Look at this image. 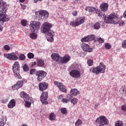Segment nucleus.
<instances>
[{"mask_svg":"<svg viewBox=\"0 0 126 126\" xmlns=\"http://www.w3.org/2000/svg\"><path fill=\"white\" fill-rule=\"evenodd\" d=\"M53 27V25L49 22H45L42 24V27L41 28V31L42 33L46 34L48 36L47 37L48 42H54V36H55V32L51 29Z\"/></svg>","mask_w":126,"mask_h":126,"instance_id":"obj_1","label":"nucleus"},{"mask_svg":"<svg viewBox=\"0 0 126 126\" xmlns=\"http://www.w3.org/2000/svg\"><path fill=\"white\" fill-rule=\"evenodd\" d=\"M0 23L7 22L9 21V16L5 15L7 10L6 2L2 0H0Z\"/></svg>","mask_w":126,"mask_h":126,"instance_id":"obj_2","label":"nucleus"},{"mask_svg":"<svg viewBox=\"0 0 126 126\" xmlns=\"http://www.w3.org/2000/svg\"><path fill=\"white\" fill-rule=\"evenodd\" d=\"M118 19V14L114 13L110 14L108 17H105L104 19V21L106 23H110L111 24H119L120 26L124 25V22L122 20H119L117 22L116 21Z\"/></svg>","mask_w":126,"mask_h":126,"instance_id":"obj_3","label":"nucleus"},{"mask_svg":"<svg viewBox=\"0 0 126 126\" xmlns=\"http://www.w3.org/2000/svg\"><path fill=\"white\" fill-rule=\"evenodd\" d=\"M90 72L99 74V73H105L106 71V65L103 63H100L96 67H92L90 69Z\"/></svg>","mask_w":126,"mask_h":126,"instance_id":"obj_4","label":"nucleus"},{"mask_svg":"<svg viewBox=\"0 0 126 126\" xmlns=\"http://www.w3.org/2000/svg\"><path fill=\"white\" fill-rule=\"evenodd\" d=\"M85 10H86V11H88L89 12H94V13H96L99 17L103 18V19H104L105 17H106V15L104 14V13H103L100 10L96 9L95 7H86L85 8Z\"/></svg>","mask_w":126,"mask_h":126,"instance_id":"obj_5","label":"nucleus"},{"mask_svg":"<svg viewBox=\"0 0 126 126\" xmlns=\"http://www.w3.org/2000/svg\"><path fill=\"white\" fill-rule=\"evenodd\" d=\"M12 70L14 75L18 79H21L22 77L20 76V65L18 62H15L12 66Z\"/></svg>","mask_w":126,"mask_h":126,"instance_id":"obj_6","label":"nucleus"},{"mask_svg":"<svg viewBox=\"0 0 126 126\" xmlns=\"http://www.w3.org/2000/svg\"><path fill=\"white\" fill-rule=\"evenodd\" d=\"M95 123L99 126H104L105 125L108 126L109 122V120L105 116H100L95 120Z\"/></svg>","mask_w":126,"mask_h":126,"instance_id":"obj_7","label":"nucleus"},{"mask_svg":"<svg viewBox=\"0 0 126 126\" xmlns=\"http://www.w3.org/2000/svg\"><path fill=\"white\" fill-rule=\"evenodd\" d=\"M35 16L39 19H45L49 17V12L44 10L36 11Z\"/></svg>","mask_w":126,"mask_h":126,"instance_id":"obj_8","label":"nucleus"},{"mask_svg":"<svg viewBox=\"0 0 126 126\" xmlns=\"http://www.w3.org/2000/svg\"><path fill=\"white\" fill-rule=\"evenodd\" d=\"M41 23L40 22L33 21L30 25V28L32 32L37 33V31L40 29Z\"/></svg>","mask_w":126,"mask_h":126,"instance_id":"obj_9","label":"nucleus"},{"mask_svg":"<svg viewBox=\"0 0 126 126\" xmlns=\"http://www.w3.org/2000/svg\"><path fill=\"white\" fill-rule=\"evenodd\" d=\"M85 20V18L84 17H83L82 18H78L75 20L74 21H71L70 25L72 26V27H76L79 26V25H81V24H83Z\"/></svg>","mask_w":126,"mask_h":126,"instance_id":"obj_10","label":"nucleus"},{"mask_svg":"<svg viewBox=\"0 0 126 126\" xmlns=\"http://www.w3.org/2000/svg\"><path fill=\"white\" fill-rule=\"evenodd\" d=\"M35 75L37 77V81H42L46 77L47 72L45 71L39 70L35 73Z\"/></svg>","mask_w":126,"mask_h":126,"instance_id":"obj_11","label":"nucleus"},{"mask_svg":"<svg viewBox=\"0 0 126 126\" xmlns=\"http://www.w3.org/2000/svg\"><path fill=\"white\" fill-rule=\"evenodd\" d=\"M4 56L10 61H17L18 60V57L16 56V54L15 53L4 54Z\"/></svg>","mask_w":126,"mask_h":126,"instance_id":"obj_12","label":"nucleus"},{"mask_svg":"<svg viewBox=\"0 0 126 126\" xmlns=\"http://www.w3.org/2000/svg\"><path fill=\"white\" fill-rule=\"evenodd\" d=\"M47 99H48V93H42L40 96V101L42 102L43 105H48L49 104V102L47 101Z\"/></svg>","mask_w":126,"mask_h":126,"instance_id":"obj_13","label":"nucleus"},{"mask_svg":"<svg viewBox=\"0 0 126 126\" xmlns=\"http://www.w3.org/2000/svg\"><path fill=\"white\" fill-rule=\"evenodd\" d=\"M69 74L73 78H79L80 77V72L78 70H72L70 71Z\"/></svg>","mask_w":126,"mask_h":126,"instance_id":"obj_14","label":"nucleus"},{"mask_svg":"<svg viewBox=\"0 0 126 126\" xmlns=\"http://www.w3.org/2000/svg\"><path fill=\"white\" fill-rule=\"evenodd\" d=\"M93 40H95V35H91L86 36L84 37L81 39V42H89L90 41H93Z\"/></svg>","mask_w":126,"mask_h":126,"instance_id":"obj_15","label":"nucleus"},{"mask_svg":"<svg viewBox=\"0 0 126 126\" xmlns=\"http://www.w3.org/2000/svg\"><path fill=\"white\" fill-rule=\"evenodd\" d=\"M81 48L85 52H88V53H91L92 52V48L89 46V45L84 43L81 44Z\"/></svg>","mask_w":126,"mask_h":126,"instance_id":"obj_16","label":"nucleus"},{"mask_svg":"<svg viewBox=\"0 0 126 126\" xmlns=\"http://www.w3.org/2000/svg\"><path fill=\"white\" fill-rule=\"evenodd\" d=\"M49 86V84L46 82H41L39 84V88L40 91L43 92L46 90L48 88V86Z\"/></svg>","mask_w":126,"mask_h":126,"instance_id":"obj_17","label":"nucleus"},{"mask_svg":"<svg viewBox=\"0 0 126 126\" xmlns=\"http://www.w3.org/2000/svg\"><path fill=\"white\" fill-rule=\"evenodd\" d=\"M70 59H71V58L69 55H65L63 58L61 57L60 63L64 64L67 63L70 61Z\"/></svg>","mask_w":126,"mask_h":126,"instance_id":"obj_18","label":"nucleus"},{"mask_svg":"<svg viewBox=\"0 0 126 126\" xmlns=\"http://www.w3.org/2000/svg\"><path fill=\"white\" fill-rule=\"evenodd\" d=\"M51 58L52 60L55 61V62H59V63H61L62 57L60 56L59 54L56 53L52 54Z\"/></svg>","mask_w":126,"mask_h":126,"instance_id":"obj_19","label":"nucleus"},{"mask_svg":"<svg viewBox=\"0 0 126 126\" xmlns=\"http://www.w3.org/2000/svg\"><path fill=\"white\" fill-rule=\"evenodd\" d=\"M108 5H109L107 3H102L100 6V9L102 10L101 11L104 13V12L107 11Z\"/></svg>","mask_w":126,"mask_h":126,"instance_id":"obj_20","label":"nucleus"},{"mask_svg":"<svg viewBox=\"0 0 126 126\" xmlns=\"http://www.w3.org/2000/svg\"><path fill=\"white\" fill-rule=\"evenodd\" d=\"M20 96L24 99V101H29V95L24 92H21Z\"/></svg>","mask_w":126,"mask_h":126,"instance_id":"obj_21","label":"nucleus"},{"mask_svg":"<svg viewBox=\"0 0 126 126\" xmlns=\"http://www.w3.org/2000/svg\"><path fill=\"white\" fill-rule=\"evenodd\" d=\"M15 105H16V102H15V100L14 99H11L8 104V108L9 109H13L15 107Z\"/></svg>","mask_w":126,"mask_h":126,"instance_id":"obj_22","label":"nucleus"},{"mask_svg":"<svg viewBox=\"0 0 126 126\" xmlns=\"http://www.w3.org/2000/svg\"><path fill=\"white\" fill-rule=\"evenodd\" d=\"M70 93L73 96H76L79 94V91L76 89H73L71 90Z\"/></svg>","mask_w":126,"mask_h":126,"instance_id":"obj_23","label":"nucleus"},{"mask_svg":"<svg viewBox=\"0 0 126 126\" xmlns=\"http://www.w3.org/2000/svg\"><path fill=\"white\" fill-rule=\"evenodd\" d=\"M37 64L38 66H40V67H43L44 65H45V62L41 59H39L37 61Z\"/></svg>","mask_w":126,"mask_h":126,"instance_id":"obj_24","label":"nucleus"},{"mask_svg":"<svg viewBox=\"0 0 126 126\" xmlns=\"http://www.w3.org/2000/svg\"><path fill=\"white\" fill-rule=\"evenodd\" d=\"M59 89L62 92H63L64 93H66V92H67L66 89L65 88V86H64V85H63V83H62L60 85V86L59 87Z\"/></svg>","mask_w":126,"mask_h":126,"instance_id":"obj_25","label":"nucleus"},{"mask_svg":"<svg viewBox=\"0 0 126 126\" xmlns=\"http://www.w3.org/2000/svg\"><path fill=\"white\" fill-rule=\"evenodd\" d=\"M6 123V116H4L0 122V126H4Z\"/></svg>","mask_w":126,"mask_h":126,"instance_id":"obj_26","label":"nucleus"},{"mask_svg":"<svg viewBox=\"0 0 126 126\" xmlns=\"http://www.w3.org/2000/svg\"><path fill=\"white\" fill-rule=\"evenodd\" d=\"M94 28L95 29V30L100 29V23H99V22L95 23L94 25Z\"/></svg>","mask_w":126,"mask_h":126,"instance_id":"obj_27","label":"nucleus"},{"mask_svg":"<svg viewBox=\"0 0 126 126\" xmlns=\"http://www.w3.org/2000/svg\"><path fill=\"white\" fill-rule=\"evenodd\" d=\"M49 120L50 121H55L56 120V115L55 113H51L49 115Z\"/></svg>","mask_w":126,"mask_h":126,"instance_id":"obj_28","label":"nucleus"},{"mask_svg":"<svg viewBox=\"0 0 126 126\" xmlns=\"http://www.w3.org/2000/svg\"><path fill=\"white\" fill-rule=\"evenodd\" d=\"M24 71H29V66L27 64H25L23 66Z\"/></svg>","mask_w":126,"mask_h":126,"instance_id":"obj_29","label":"nucleus"},{"mask_svg":"<svg viewBox=\"0 0 126 126\" xmlns=\"http://www.w3.org/2000/svg\"><path fill=\"white\" fill-rule=\"evenodd\" d=\"M71 102V104H73V105H75L77 103V102H78V99L77 98H73L70 101Z\"/></svg>","mask_w":126,"mask_h":126,"instance_id":"obj_30","label":"nucleus"},{"mask_svg":"<svg viewBox=\"0 0 126 126\" xmlns=\"http://www.w3.org/2000/svg\"><path fill=\"white\" fill-rule=\"evenodd\" d=\"M115 126H124V123L121 121H118L115 123Z\"/></svg>","mask_w":126,"mask_h":126,"instance_id":"obj_31","label":"nucleus"},{"mask_svg":"<svg viewBox=\"0 0 126 126\" xmlns=\"http://www.w3.org/2000/svg\"><path fill=\"white\" fill-rule=\"evenodd\" d=\"M67 99H68V101H70L72 99H73V95L71 94H67L66 95Z\"/></svg>","mask_w":126,"mask_h":126,"instance_id":"obj_32","label":"nucleus"},{"mask_svg":"<svg viewBox=\"0 0 126 126\" xmlns=\"http://www.w3.org/2000/svg\"><path fill=\"white\" fill-rule=\"evenodd\" d=\"M26 57L25 55L23 54H21L19 57V59L20 60V61H25V59H26Z\"/></svg>","mask_w":126,"mask_h":126,"instance_id":"obj_33","label":"nucleus"},{"mask_svg":"<svg viewBox=\"0 0 126 126\" xmlns=\"http://www.w3.org/2000/svg\"><path fill=\"white\" fill-rule=\"evenodd\" d=\"M30 37L31 39H36L37 38V34L34 33H31L30 34Z\"/></svg>","mask_w":126,"mask_h":126,"instance_id":"obj_34","label":"nucleus"},{"mask_svg":"<svg viewBox=\"0 0 126 126\" xmlns=\"http://www.w3.org/2000/svg\"><path fill=\"white\" fill-rule=\"evenodd\" d=\"M61 112L62 114H63V115H65L66 113H67V110L65 108H62L61 109Z\"/></svg>","mask_w":126,"mask_h":126,"instance_id":"obj_35","label":"nucleus"},{"mask_svg":"<svg viewBox=\"0 0 126 126\" xmlns=\"http://www.w3.org/2000/svg\"><path fill=\"white\" fill-rule=\"evenodd\" d=\"M16 84L18 87L20 88L23 86V82L22 81H19L17 82Z\"/></svg>","mask_w":126,"mask_h":126,"instance_id":"obj_36","label":"nucleus"},{"mask_svg":"<svg viewBox=\"0 0 126 126\" xmlns=\"http://www.w3.org/2000/svg\"><path fill=\"white\" fill-rule=\"evenodd\" d=\"M81 125H82V121L79 119L75 123L76 126H81Z\"/></svg>","mask_w":126,"mask_h":126,"instance_id":"obj_37","label":"nucleus"},{"mask_svg":"<svg viewBox=\"0 0 126 126\" xmlns=\"http://www.w3.org/2000/svg\"><path fill=\"white\" fill-rule=\"evenodd\" d=\"M25 106L27 108H30L31 107V102L29 101H25Z\"/></svg>","mask_w":126,"mask_h":126,"instance_id":"obj_38","label":"nucleus"},{"mask_svg":"<svg viewBox=\"0 0 126 126\" xmlns=\"http://www.w3.org/2000/svg\"><path fill=\"white\" fill-rule=\"evenodd\" d=\"M20 88L16 84L14 85L13 86H12V89L13 90H18Z\"/></svg>","mask_w":126,"mask_h":126,"instance_id":"obj_39","label":"nucleus"},{"mask_svg":"<svg viewBox=\"0 0 126 126\" xmlns=\"http://www.w3.org/2000/svg\"><path fill=\"white\" fill-rule=\"evenodd\" d=\"M105 47L107 49V50H110V49L112 48V45H111V44L107 43L105 45Z\"/></svg>","mask_w":126,"mask_h":126,"instance_id":"obj_40","label":"nucleus"},{"mask_svg":"<svg viewBox=\"0 0 126 126\" xmlns=\"http://www.w3.org/2000/svg\"><path fill=\"white\" fill-rule=\"evenodd\" d=\"M28 58L30 59H33L34 58V55L32 53L30 52L28 54Z\"/></svg>","mask_w":126,"mask_h":126,"instance_id":"obj_41","label":"nucleus"},{"mask_svg":"<svg viewBox=\"0 0 126 126\" xmlns=\"http://www.w3.org/2000/svg\"><path fill=\"white\" fill-rule=\"evenodd\" d=\"M87 63L89 66H91L92 65H93V60H88Z\"/></svg>","mask_w":126,"mask_h":126,"instance_id":"obj_42","label":"nucleus"},{"mask_svg":"<svg viewBox=\"0 0 126 126\" xmlns=\"http://www.w3.org/2000/svg\"><path fill=\"white\" fill-rule=\"evenodd\" d=\"M3 49H5V51H9V50H10V46L8 45H4Z\"/></svg>","mask_w":126,"mask_h":126,"instance_id":"obj_43","label":"nucleus"},{"mask_svg":"<svg viewBox=\"0 0 126 126\" xmlns=\"http://www.w3.org/2000/svg\"><path fill=\"white\" fill-rule=\"evenodd\" d=\"M62 84V83H59V82H58L57 81H54L55 85L57 86V87H58V88H60V87L61 86Z\"/></svg>","mask_w":126,"mask_h":126,"instance_id":"obj_44","label":"nucleus"},{"mask_svg":"<svg viewBox=\"0 0 126 126\" xmlns=\"http://www.w3.org/2000/svg\"><path fill=\"white\" fill-rule=\"evenodd\" d=\"M97 41L100 44H102V43H103L104 42H105V40L104 39V38H102L101 37H99L98 38H97Z\"/></svg>","mask_w":126,"mask_h":126,"instance_id":"obj_45","label":"nucleus"},{"mask_svg":"<svg viewBox=\"0 0 126 126\" xmlns=\"http://www.w3.org/2000/svg\"><path fill=\"white\" fill-rule=\"evenodd\" d=\"M21 25L22 26H26L27 25V22L25 20H23L21 21Z\"/></svg>","mask_w":126,"mask_h":126,"instance_id":"obj_46","label":"nucleus"},{"mask_svg":"<svg viewBox=\"0 0 126 126\" xmlns=\"http://www.w3.org/2000/svg\"><path fill=\"white\" fill-rule=\"evenodd\" d=\"M7 102H8V98H4L1 100V103H2L3 104H5Z\"/></svg>","mask_w":126,"mask_h":126,"instance_id":"obj_47","label":"nucleus"},{"mask_svg":"<svg viewBox=\"0 0 126 126\" xmlns=\"http://www.w3.org/2000/svg\"><path fill=\"white\" fill-rule=\"evenodd\" d=\"M121 109L124 112H126V105L124 104L121 106Z\"/></svg>","mask_w":126,"mask_h":126,"instance_id":"obj_48","label":"nucleus"},{"mask_svg":"<svg viewBox=\"0 0 126 126\" xmlns=\"http://www.w3.org/2000/svg\"><path fill=\"white\" fill-rule=\"evenodd\" d=\"M122 47L124 49H126V40L122 42Z\"/></svg>","mask_w":126,"mask_h":126,"instance_id":"obj_49","label":"nucleus"},{"mask_svg":"<svg viewBox=\"0 0 126 126\" xmlns=\"http://www.w3.org/2000/svg\"><path fill=\"white\" fill-rule=\"evenodd\" d=\"M35 71H36V69H31L30 70V74H32H32H34Z\"/></svg>","mask_w":126,"mask_h":126,"instance_id":"obj_50","label":"nucleus"},{"mask_svg":"<svg viewBox=\"0 0 126 126\" xmlns=\"http://www.w3.org/2000/svg\"><path fill=\"white\" fill-rule=\"evenodd\" d=\"M62 102H63V103H66L68 102V99L67 98H62Z\"/></svg>","mask_w":126,"mask_h":126,"instance_id":"obj_51","label":"nucleus"},{"mask_svg":"<svg viewBox=\"0 0 126 126\" xmlns=\"http://www.w3.org/2000/svg\"><path fill=\"white\" fill-rule=\"evenodd\" d=\"M29 102H30V103H34V100H33V98L29 97Z\"/></svg>","mask_w":126,"mask_h":126,"instance_id":"obj_52","label":"nucleus"},{"mask_svg":"<svg viewBox=\"0 0 126 126\" xmlns=\"http://www.w3.org/2000/svg\"><path fill=\"white\" fill-rule=\"evenodd\" d=\"M72 15H73V16H76V15H77V11H74L73 12Z\"/></svg>","mask_w":126,"mask_h":126,"instance_id":"obj_53","label":"nucleus"},{"mask_svg":"<svg viewBox=\"0 0 126 126\" xmlns=\"http://www.w3.org/2000/svg\"><path fill=\"white\" fill-rule=\"evenodd\" d=\"M123 92H125L126 93V86L123 87Z\"/></svg>","mask_w":126,"mask_h":126,"instance_id":"obj_54","label":"nucleus"},{"mask_svg":"<svg viewBox=\"0 0 126 126\" xmlns=\"http://www.w3.org/2000/svg\"><path fill=\"white\" fill-rule=\"evenodd\" d=\"M21 5L23 9H25V8H26V6L22 4V3H21Z\"/></svg>","mask_w":126,"mask_h":126,"instance_id":"obj_55","label":"nucleus"},{"mask_svg":"<svg viewBox=\"0 0 126 126\" xmlns=\"http://www.w3.org/2000/svg\"><path fill=\"white\" fill-rule=\"evenodd\" d=\"M81 67V66L80 65V64H77L76 68H77V69H80V67Z\"/></svg>","mask_w":126,"mask_h":126,"instance_id":"obj_56","label":"nucleus"},{"mask_svg":"<svg viewBox=\"0 0 126 126\" xmlns=\"http://www.w3.org/2000/svg\"><path fill=\"white\" fill-rule=\"evenodd\" d=\"M99 106H100V103H96L94 105V109H96V107H99Z\"/></svg>","mask_w":126,"mask_h":126,"instance_id":"obj_57","label":"nucleus"},{"mask_svg":"<svg viewBox=\"0 0 126 126\" xmlns=\"http://www.w3.org/2000/svg\"><path fill=\"white\" fill-rule=\"evenodd\" d=\"M42 0H33V2L34 3H37V2H38V1H42Z\"/></svg>","mask_w":126,"mask_h":126,"instance_id":"obj_58","label":"nucleus"},{"mask_svg":"<svg viewBox=\"0 0 126 126\" xmlns=\"http://www.w3.org/2000/svg\"><path fill=\"white\" fill-rule=\"evenodd\" d=\"M2 26H1V25H0V31H2Z\"/></svg>","mask_w":126,"mask_h":126,"instance_id":"obj_59","label":"nucleus"},{"mask_svg":"<svg viewBox=\"0 0 126 126\" xmlns=\"http://www.w3.org/2000/svg\"><path fill=\"white\" fill-rule=\"evenodd\" d=\"M21 126H28L26 124H23L21 125Z\"/></svg>","mask_w":126,"mask_h":126,"instance_id":"obj_60","label":"nucleus"},{"mask_svg":"<svg viewBox=\"0 0 126 126\" xmlns=\"http://www.w3.org/2000/svg\"><path fill=\"white\" fill-rule=\"evenodd\" d=\"M32 65H36V62H33V63H32Z\"/></svg>","mask_w":126,"mask_h":126,"instance_id":"obj_61","label":"nucleus"},{"mask_svg":"<svg viewBox=\"0 0 126 126\" xmlns=\"http://www.w3.org/2000/svg\"><path fill=\"white\" fill-rule=\"evenodd\" d=\"M76 1L78 3H80V1H81V0H76Z\"/></svg>","mask_w":126,"mask_h":126,"instance_id":"obj_62","label":"nucleus"},{"mask_svg":"<svg viewBox=\"0 0 126 126\" xmlns=\"http://www.w3.org/2000/svg\"><path fill=\"white\" fill-rule=\"evenodd\" d=\"M19 1L20 2H24V1H25V0H20Z\"/></svg>","mask_w":126,"mask_h":126,"instance_id":"obj_63","label":"nucleus"},{"mask_svg":"<svg viewBox=\"0 0 126 126\" xmlns=\"http://www.w3.org/2000/svg\"><path fill=\"white\" fill-rule=\"evenodd\" d=\"M59 98L60 99H62V98H63V96L62 95H59Z\"/></svg>","mask_w":126,"mask_h":126,"instance_id":"obj_64","label":"nucleus"}]
</instances>
